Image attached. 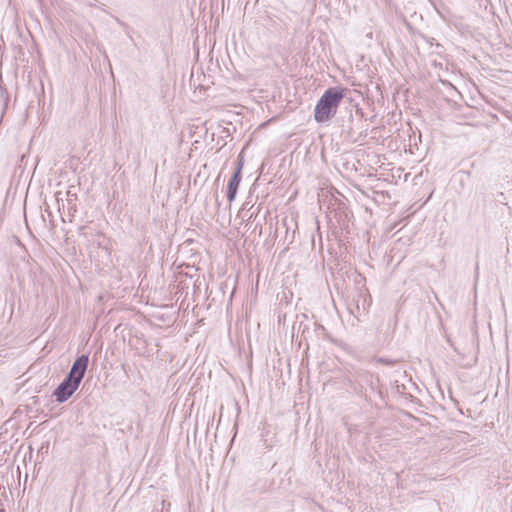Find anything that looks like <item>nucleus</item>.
Masks as SVG:
<instances>
[{
    "label": "nucleus",
    "instance_id": "obj_3",
    "mask_svg": "<svg viewBox=\"0 0 512 512\" xmlns=\"http://www.w3.org/2000/svg\"><path fill=\"white\" fill-rule=\"evenodd\" d=\"M372 299L365 285L356 286L348 297L347 309L349 313L359 322L368 314Z\"/></svg>",
    "mask_w": 512,
    "mask_h": 512
},
{
    "label": "nucleus",
    "instance_id": "obj_1",
    "mask_svg": "<svg viewBox=\"0 0 512 512\" xmlns=\"http://www.w3.org/2000/svg\"><path fill=\"white\" fill-rule=\"evenodd\" d=\"M89 364V356L83 354L76 358L66 377L53 392V397L58 403L66 402L78 389Z\"/></svg>",
    "mask_w": 512,
    "mask_h": 512
},
{
    "label": "nucleus",
    "instance_id": "obj_5",
    "mask_svg": "<svg viewBox=\"0 0 512 512\" xmlns=\"http://www.w3.org/2000/svg\"><path fill=\"white\" fill-rule=\"evenodd\" d=\"M242 161H239L238 166L231 177V179L228 182L227 185V199L229 202H232L235 200L237 191L241 182V170H242Z\"/></svg>",
    "mask_w": 512,
    "mask_h": 512
},
{
    "label": "nucleus",
    "instance_id": "obj_2",
    "mask_svg": "<svg viewBox=\"0 0 512 512\" xmlns=\"http://www.w3.org/2000/svg\"><path fill=\"white\" fill-rule=\"evenodd\" d=\"M345 97V91L340 87L328 88L318 100L314 109V119L318 123L329 121L335 116L338 106Z\"/></svg>",
    "mask_w": 512,
    "mask_h": 512
},
{
    "label": "nucleus",
    "instance_id": "obj_4",
    "mask_svg": "<svg viewBox=\"0 0 512 512\" xmlns=\"http://www.w3.org/2000/svg\"><path fill=\"white\" fill-rule=\"evenodd\" d=\"M350 387L357 393H362L365 386L376 390L378 387L379 379L367 370L358 369L353 375L352 379L348 380Z\"/></svg>",
    "mask_w": 512,
    "mask_h": 512
}]
</instances>
